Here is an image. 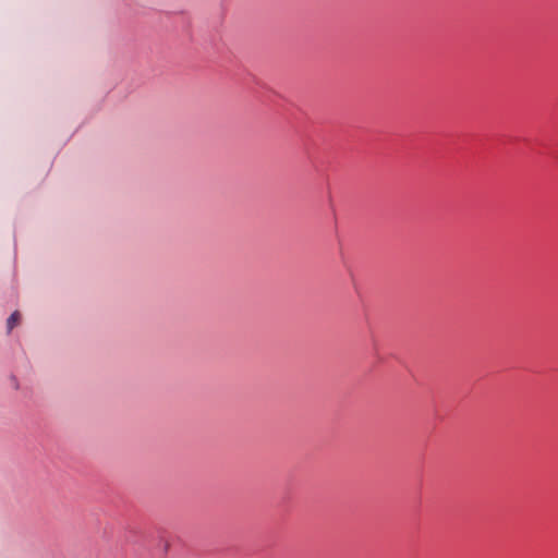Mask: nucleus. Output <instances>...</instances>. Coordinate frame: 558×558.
I'll use <instances>...</instances> for the list:
<instances>
[{"mask_svg": "<svg viewBox=\"0 0 558 558\" xmlns=\"http://www.w3.org/2000/svg\"><path fill=\"white\" fill-rule=\"evenodd\" d=\"M19 320H20V313L19 312L12 313L7 322L8 330L11 331L14 328V326L19 323Z\"/></svg>", "mask_w": 558, "mask_h": 558, "instance_id": "obj_1", "label": "nucleus"}]
</instances>
